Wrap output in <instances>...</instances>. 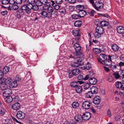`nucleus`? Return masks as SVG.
<instances>
[{"mask_svg": "<svg viewBox=\"0 0 124 124\" xmlns=\"http://www.w3.org/2000/svg\"><path fill=\"white\" fill-rule=\"evenodd\" d=\"M96 31L94 33V36L97 38L101 37L102 35L105 32L104 29L101 26H98L96 28Z\"/></svg>", "mask_w": 124, "mask_h": 124, "instance_id": "obj_1", "label": "nucleus"}, {"mask_svg": "<svg viewBox=\"0 0 124 124\" xmlns=\"http://www.w3.org/2000/svg\"><path fill=\"white\" fill-rule=\"evenodd\" d=\"M84 62L83 60L80 59H78L77 61L70 64L71 66L73 68H76L80 66L84 65Z\"/></svg>", "mask_w": 124, "mask_h": 124, "instance_id": "obj_2", "label": "nucleus"}, {"mask_svg": "<svg viewBox=\"0 0 124 124\" xmlns=\"http://www.w3.org/2000/svg\"><path fill=\"white\" fill-rule=\"evenodd\" d=\"M13 1V0H3L2 1V4L1 6L2 8H5L8 9V10H10V5H9V2Z\"/></svg>", "mask_w": 124, "mask_h": 124, "instance_id": "obj_3", "label": "nucleus"}, {"mask_svg": "<svg viewBox=\"0 0 124 124\" xmlns=\"http://www.w3.org/2000/svg\"><path fill=\"white\" fill-rule=\"evenodd\" d=\"M103 6V3L100 1H96L95 3L93 6L94 8L97 10H98V8H102Z\"/></svg>", "mask_w": 124, "mask_h": 124, "instance_id": "obj_4", "label": "nucleus"}, {"mask_svg": "<svg viewBox=\"0 0 124 124\" xmlns=\"http://www.w3.org/2000/svg\"><path fill=\"white\" fill-rule=\"evenodd\" d=\"M42 10H43L45 11H47L48 13L51 14H52V12L54 11V9L53 8L51 7H48L46 6H45L42 7Z\"/></svg>", "mask_w": 124, "mask_h": 124, "instance_id": "obj_5", "label": "nucleus"}, {"mask_svg": "<svg viewBox=\"0 0 124 124\" xmlns=\"http://www.w3.org/2000/svg\"><path fill=\"white\" fill-rule=\"evenodd\" d=\"M107 58V56L104 54H100L99 56V58L98 59V60L101 63Z\"/></svg>", "mask_w": 124, "mask_h": 124, "instance_id": "obj_6", "label": "nucleus"}, {"mask_svg": "<svg viewBox=\"0 0 124 124\" xmlns=\"http://www.w3.org/2000/svg\"><path fill=\"white\" fill-rule=\"evenodd\" d=\"M91 114L89 112H86L82 115L83 120H89L91 117Z\"/></svg>", "mask_w": 124, "mask_h": 124, "instance_id": "obj_7", "label": "nucleus"}, {"mask_svg": "<svg viewBox=\"0 0 124 124\" xmlns=\"http://www.w3.org/2000/svg\"><path fill=\"white\" fill-rule=\"evenodd\" d=\"M91 103L89 101H85L83 102L82 104V107L85 109H89Z\"/></svg>", "mask_w": 124, "mask_h": 124, "instance_id": "obj_8", "label": "nucleus"}, {"mask_svg": "<svg viewBox=\"0 0 124 124\" xmlns=\"http://www.w3.org/2000/svg\"><path fill=\"white\" fill-rule=\"evenodd\" d=\"M4 96L7 97L10 96L12 93V90L10 89H7L6 91H4L3 93Z\"/></svg>", "mask_w": 124, "mask_h": 124, "instance_id": "obj_9", "label": "nucleus"}, {"mask_svg": "<svg viewBox=\"0 0 124 124\" xmlns=\"http://www.w3.org/2000/svg\"><path fill=\"white\" fill-rule=\"evenodd\" d=\"M25 115V114L22 112L18 111L17 112L16 116L17 117L20 119H22L24 118Z\"/></svg>", "mask_w": 124, "mask_h": 124, "instance_id": "obj_10", "label": "nucleus"}, {"mask_svg": "<svg viewBox=\"0 0 124 124\" xmlns=\"http://www.w3.org/2000/svg\"><path fill=\"white\" fill-rule=\"evenodd\" d=\"M73 46L76 52H79L81 49L80 45L77 43H75L74 45Z\"/></svg>", "mask_w": 124, "mask_h": 124, "instance_id": "obj_11", "label": "nucleus"}, {"mask_svg": "<svg viewBox=\"0 0 124 124\" xmlns=\"http://www.w3.org/2000/svg\"><path fill=\"white\" fill-rule=\"evenodd\" d=\"M101 101L100 97L99 96H97L93 99V102L96 105H98L99 104Z\"/></svg>", "mask_w": 124, "mask_h": 124, "instance_id": "obj_12", "label": "nucleus"}, {"mask_svg": "<svg viewBox=\"0 0 124 124\" xmlns=\"http://www.w3.org/2000/svg\"><path fill=\"white\" fill-rule=\"evenodd\" d=\"M20 105L19 103H16L13 105L12 108L14 110H18L20 108Z\"/></svg>", "mask_w": 124, "mask_h": 124, "instance_id": "obj_13", "label": "nucleus"}, {"mask_svg": "<svg viewBox=\"0 0 124 124\" xmlns=\"http://www.w3.org/2000/svg\"><path fill=\"white\" fill-rule=\"evenodd\" d=\"M117 32L121 34L124 33V27L122 26H119L117 28Z\"/></svg>", "mask_w": 124, "mask_h": 124, "instance_id": "obj_14", "label": "nucleus"}, {"mask_svg": "<svg viewBox=\"0 0 124 124\" xmlns=\"http://www.w3.org/2000/svg\"><path fill=\"white\" fill-rule=\"evenodd\" d=\"M89 84L92 85H95L96 84L97 82V79L94 78H91L89 79Z\"/></svg>", "mask_w": 124, "mask_h": 124, "instance_id": "obj_15", "label": "nucleus"}, {"mask_svg": "<svg viewBox=\"0 0 124 124\" xmlns=\"http://www.w3.org/2000/svg\"><path fill=\"white\" fill-rule=\"evenodd\" d=\"M18 85V84L16 81H14L9 84V86L10 88H13L16 87Z\"/></svg>", "mask_w": 124, "mask_h": 124, "instance_id": "obj_16", "label": "nucleus"}, {"mask_svg": "<svg viewBox=\"0 0 124 124\" xmlns=\"http://www.w3.org/2000/svg\"><path fill=\"white\" fill-rule=\"evenodd\" d=\"M86 14L87 13L86 12L83 10L80 11L78 12L79 17L80 18H82L84 17Z\"/></svg>", "mask_w": 124, "mask_h": 124, "instance_id": "obj_17", "label": "nucleus"}, {"mask_svg": "<svg viewBox=\"0 0 124 124\" xmlns=\"http://www.w3.org/2000/svg\"><path fill=\"white\" fill-rule=\"evenodd\" d=\"M41 14L43 17L45 18L47 17L49 19L52 17L51 15H49L48 16H47L48 14L47 13L44 11H42L41 13Z\"/></svg>", "mask_w": 124, "mask_h": 124, "instance_id": "obj_18", "label": "nucleus"}, {"mask_svg": "<svg viewBox=\"0 0 124 124\" xmlns=\"http://www.w3.org/2000/svg\"><path fill=\"white\" fill-rule=\"evenodd\" d=\"M75 119L76 121L80 122L82 121V117L80 115H77L75 116Z\"/></svg>", "mask_w": 124, "mask_h": 124, "instance_id": "obj_19", "label": "nucleus"}, {"mask_svg": "<svg viewBox=\"0 0 124 124\" xmlns=\"http://www.w3.org/2000/svg\"><path fill=\"white\" fill-rule=\"evenodd\" d=\"M119 49V46L117 45L114 44L112 46V49L114 52H117Z\"/></svg>", "mask_w": 124, "mask_h": 124, "instance_id": "obj_20", "label": "nucleus"}, {"mask_svg": "<svg viewBox=\"0 0 124 124\" xmlns=\"http://www.w3.org/2000/svg\"><path fill=\"white\" fill-rule=\"evenodd\" d=\"M91 89L93 94H96L97 93L99 89L97 87L93 86L91 88Z\"/></svg>", "mask_w": 124, "mask_h": 124, "instance_id": "obj_21", "label": "nucleus"}, {"mask_svg": "<svg viewBox=\"0 0 124 124\" xmlns=\"http://www.w3.org/2000/svg\"><path fill=\"white\" fill-rule=\"evenodd\" d=\"M82 22L79 20L76 21L74 23V26L76 27H79L82 25Z\"/></svg>", "mask_w": 124, "mask_h": 124, "instance_id": "obj_22", "label": "nucleus"}, {"mask_svg": "<svg viewBox=\"0 0 124 124\" xmlns=\"http://www.w3.org/2000/svg\"><path fill=\"white\" fill-rule=\"evenodd\" d=\"M80 72L81 71L80 70L77 69H74L72 71V74L73 75L75 76L78 75Z\"/></svg>", "mask_w": 124, "mask_h": 124, "instance_id": "obj_23", "label": "nucleus"}, {"mask_svg": "<svg viewBox=\"0 0 124 124\" xmlns=\"http://www.w3.org/2000/svg\"><path fill=\"white\" fill-rule=\"evenodd\" d=\"M92 67L91 64L89 63H88L86 64L85 66H84L82 67L83 70H85L86 69L87 70H89Z\"/></svg>", "mask_w": 124, "mask_h": 124, "instance_id": "obj_24", "label": "nucleus"}, {"mask_svg": "<svg viewBox=\"0 0 124 124\" xmlns=\"http://www.w3.org/2000/svg\"><path fill=\"white\" fill-rule=\"evenodd\" d=\"M123 84L120 81H117L116 82L115 86L117 89H121Z\"/></svg>", "mask_w": 124, "mask_h": 124, "instance_id": "obj_25", "label": "nucleus"}, {"mask_svg": "<svg viewBox=\"0 0 124 124\" xmlns=\"http://www.w3.org/2000/svg\"><path fill=\"white\" fill-rule=\"evenodd\" d=\"M72 33L75 36L80 37L81 36L80 34L78 31L73 30L72 31Z\"/></svg>", "mask_w": 124, "mask_h": 124, "instance_id": "obj_26", "label": "nucleus"}, {"mask_svg": "<svg viewBox=\"0 0 124 124\" xmlns=\"http://www.w3.org/2000/svg\"><path fill=\"white\" fill-rule=\"evenodd\" d=\"M82 88L80 86H77L76 87V91L78 93H80L82 91Z\"/></svg>", "mask_w": 124, "mask_h": 124, "instance_id": "obj_27", "label": "nucleus"}, {"mask_svg": "<svg viewBox=\"0 0 124 124\" xmlns=\"http://www.w3.org/2000/svg\"><path fill=\"white\" fill-rule=\"evenodd\" d=\"M6 97L5 100L7 103H9L13 101V99L12 97L9 96Z\"/></svg>", "mask_w": 124, "mask_h": 124, "instance_id": "obj_28", "label": "nucleus"}, {"mask_svg": "<svg viewBox=\"0 0 124 124\" xmlns=\"http://www.w3.org/2000/svg\"><path fill=\"white\" fill-rule=\"evenodd\" d=\"M0 86L1 89L2 90H6L8 88V86L6 83L0 84Z\"/></svg>", "mask_w": 124, "mask_h": 124, "instance_id": "obj_29", "label": "nucleus"}, {"mask_svg": "<svg viewBox=\"0 0 124 124\" xmlns=\"http://www.w3.org/2000/svg\"><path fill=\"white\" fill-rule=\"evenodd\" d=\"M109 61L107 59L105 60V61H104L103 62H101V63L102 64H103L107 66H109L110 65L112 62H109Z\"/></svg>", "mask_w": 124, "mask_h": 124, "instance_id": "obj_30", "label": "nucleus"}, {"mask_svg": "<svg viewBox=\"0 0 124 124\" xmlns=\"http://www.w3.org/2000/svg\"><path fill=\"white\" fill-rule=\"evenodd\" d=\"M76 8L77 10L81 11L83 10L84 7L83 5H79L76 6Z\"/></svg>", "mask_w": 124, "mask_h": 124, "instance_id": "obj_31", "label": "nucleus"}, {"mask_svg": "<svg viewBox=\"0 0 124 124\" xmlns=\"http://www.w3.org/2000/svg\"><path fill=\"white\" fill-rule=\"evenodd\" d=\"M75 55L77 56V57H79L83 56V53L81 52H76L74 53Z\"/></svg>", "mask_w": 124, "mask_h": 124, "instance_id": "obj_32", "label": "nucleus"}, {"mask_svg": "<svg viewBox=\"0 0 124 124\" xmlns=\"http://www.w3.org/2000/svg\"><path fill=\"white\" fill-rule=\"evenodd\" d=\"M28 8L27 6L25 4L22 5L21 8V11L20 12V13H22L24 11H25L26 9Z\"/></svg>", "mask_w": 124, "mask_h": 124, "instance_id": "obj_33", "label": "nucleus"}, {"mask_svg": "<svg viewBox=\"0 0 124 124\" xmlns=\"http://www.w3.org/2000/svg\"><path fill=\"white\" fill-rule=\"evenodd\" d=\"M79 106V103L77 101H74L72 104V106L74 108H76L78 107Z\"/></svg>", "mask_w": 124, "mask_h": 124, "instance_id": "obj_34", "label": "nucleus"}, {"mask_svg": "<svg viewBox=\"0 0 124 124\" xmlns=\"http://www.w3.org/2000/svg\"><path fill=\"white\" fill-rule=\"evenodd\" d=\"M114 77L116 79H119L120 77V76L118 71H116L113 73Z\"/></svg>", "mask_w": 124, "mask_h": 124, "instance_id": "obj_35", "label": "nucleus"}, {"mask_svg": "<svg viewBox=\"0 0 124 124\" xmlns=\"http://www.w3.org/2000/svg\"><path fill=\"white\" fill-rule=\"evenodd\" d=\"M10 10L12 9L14 10H17L18 8V6L16 4L12 5L11 6L10 5Z\"/></svg>", "mask_w": 124, "mask_h": 124, "instance_id": "obj_36", "label": "nucleus"}, {"mask_svg": "<svg viewBox=\"0 0 124 124\" xmlns=\"http://www.w3.org/2000/svg\"><path fill=\"white\" fill-rule=\"evenodd\" d=\"M101 25L102 26H107L108 24V22L105 21H103L101 22Z\"/></svg>", "mask_w": 124, "mask_h": 124, "instance_id": "obj_37", "label": "nucleus"}, {"mask_svg": "<svg viewBox=\"0 0 124 124\" xmlns=\"http://www.w3.org/2000/svg\"><path fill=\"white\" fill-rule=\"evenodd\" d=\"M93 94L92 92L91 91H89L86 94V97L87 98H91L92 96L93 95Z\"/></svg>", "mask_w": 124, "mask_h": 124, "instance_id": "obj_38", "label": "nucleus"}, {"mask_svg": "<svg viewBox=\"0 0 124 124\" xmlns=\"http://www.w3.org/2000/svg\"><path fill=\"white\" fill-rule=\"evenodd\" d=\"M90 86L88 83H85L84 84V89L85 90H86L90 88Z\"/></svg>", "mask_w": 124, "mask_h": 124, "instance_id": "obj_39", "label": "nucleus"}, {"mask_svg": "<svg viewBox=\"0 0 124 124\" xmlns=\"http://www.w3.org/2000/svg\"><path fill=\"white\" fill-rule=\"evenodd\" d=\"M70 85L71 87H77L78 85V83L75 81L72 82L70 84Z\"/></svg>", "mask_w": 124, "mask_h": 124, "instance_id": "obj_40", "label": "nucleus"}, {"mask_svg": "<svg viewBox=\"0 0 124 124\" xmlns=\"http://www.w3.org/2000/svg\"><path fill=\"white\" fill-rule=\"evenodd\" d=\"M5 123V124H13V123L12 120L9 119H6Z\"/></svg>", "mask_w": 124, "mask_h": 124, "instance_id": "obj_41", "label": "nucleus"}, {"mask_svg": "<svg viewBox=\"0 0 124 124\" xmlns=\"http://www.w3.org/2000/svg\"><path fill=\"white\" fill-rule=\"evenodd\" d=\"M10 68L8 66H5L3 69V72L5 73H8L9 71Z\"/></svg>", "mask_w": 124, "mask_h": 124, "instance_id": "obj_42", "label": "nucleus"}, {"mask_svg": "<svg viewBox=\"0 0 124 124\" xmlns=\"http://www.w3.org/2000/svg\"><path fill=\"white\" fill-rule=\"evenodd\" d=\"M87 13L89 14V15L92 16H94V14L95 13V11L93 10L90 11H89Z\"/></svg>", "mask_w": 124, "mask_h": 124, "instance_id": "obj_43", "label": "nucleus"}, {"mask_svg": "<svg viewBox=\"0 0 124 124\" xmlns=\"http://www.w3.org/2000/svg\"><path fill=\"white\" fill-rule=\"evenodd\" d=\"M71 16L72 18L74 19H78L79 17V15H78L76 14H73Z\"/></svg>", "mask_w": 124, "mask_h": 124, "instance_id": "obj_44", "label": "nucleus"}, {"mask_svg": "<svg viewBox=\"0 0 124 124\" xmlns=\"http://www.w3.org/2000/svg\"><path fill=\"white\" fill-rule=\"evenodd\" d=\"M41 3L42 4H43L46 5L47 3V0H39L38 1V2Z\"/></svg>", "mask_w": 124, "mask_h": 124, "instance_id": "obj_45", "label": "nucleus"}, {"mask_svg": "<svg viewBox=\"0 0 124 124\" xmlns=\"http://www.w3.org/2000/svg\"><path fill=\"white\" fill-rule=\"evenodd\" d=\"M12 79L11 78H8L6 79L5 83L7 84H9L11 82Z\"/></svg>", "mask_w": 124, "mask_h": 124, "instance_id": "obj_46", "label": "nucleus"}, {"mask_svg": "<svg viewBox=\"0 0 124 124\" xmlns=\"http://www.w3.org/2000/svg\"><path fill=\"white\" fill-rule=\"evenodd\" d=\"M93 51L96 54H99L101 51L100 49L97 48H95L93 50Z\"/></svg>", "mask_w": 124, "mask_h": 124, "instance_id": "obj_47", "label": "nucleus"}, {"mask_svg": "<svg viewBox=\"0 0 124 124\" xmlns=\"http://www.w3.org/2000/svg\"><path fill=\"white\" fill-rule=\"evenodd\" d=\"M39 9L38 7L36 4L33 5V8L32 9H33V10L37 11Z\"/></svg>", "mask_w": 124, "mask_h": 124, "instance_id": "obj_48", "label": "nucleus"}, {"mask_svg": "<svg viewBox=\"0 0 124 124\" xmlns=\"http://www.w3.org/2000/svg\"><path fill=\"white\" fill-rule=\"evenodd\" d=\"M107 116L109 117H110L112 116V114L110 110L109 109H108L107 111Z\"/></svg>", "mask_w": 124, "mask_h": 124, "instance_id": "obj_49", "label": "nucleus"}, {"mask_svg": "<svg viewBox=\"0 0 124 124\" xmlns=\"http://www.w3.org/2000/svg\"><path fill=\"white\" fill-rule=\"evenodd\" d=\"M6 78H2L0 79V84H3V83H5Z\"/></svg>", "mask_w": 124, "mask_h": 124, "instance_id": "obj_50", "label": "nucleus"}, {"mask_svg": "<svg viewBox=\"0 0 124 124\" xmlns=\"http://www.w3.org/2000/svg\"><path fill=\"white\" fill-rule=\"evenodd\" d=\"M6 110L5 109L2 108L0 111V114L1 115H4L6 112Z\"/></svg>", "mask_w": 124, "mask_h": 124, "instance_id": "obj_51", "label": "nucleus"}, {"mask_svg": "<svg viewBox=\"0 0 124 124\" xmlns=\"http://www.w3.org/2000/svg\"><path fill=\"white\" fill-rule=\"evenodd\" d=\"M33 4L29 3L26 4L28 8L30 9H32L33 8Z\"/></svg>", "mask_w": 124, "mask_h": 124, "instance_id": "obj_52", "label": "nucleus"}, {"mask_svg": "<svg viewBox=\"0 0 124 124\" xmlns=\"http://www.w3.org/2000/svg\"><path fill=\"white\" fill-rule=\"evenodd\" d=\"M77 77L78 80L83 79V78H84L83 76L80 74L78 75Z\"/></svg>", "mask_w": 124, "mask_h": 124, "instance_id": "obj_53", "label": "nucleus"}, {"mask_svg": "<svg viewBox=\"0 0 124 124\" xmlns=\"http://www.w3.org/2000/svg\"><path fill=\"white\" fill-rule=\"evenodd\" d=\"M118 66L121 68L122 67L124 66V62H120L118 64Z\"/></svg>", "mask_w": 124, "mask_h": 124, "instance_id": "obj_54", "label": "nucleus"}, {"mask_svg": "<svg viewBox=\"0 0 124 124\" xmlns=\"http://www.w3.org/2000/svg\"><path fill=\"white\" fill-rule=\"evenodd\" d=\"M26 13H27L28 15L31 12V9H29L28 8H27L25 11Z\"/></svg>", "mask_w": 124, "mask_h": 124, "instance_id": "obj_55", "label": "nucleus"}, {"mask_svg": "<svg viewBox=\"0 0 124 124\" xmlns=\"http://www.w3.org/2000/svg\"><path fill=\"white\" fill-rule=\"evenodd\" d=\"M112 60L117 59L118 57V56L116 54L111 55Z\"/></svg>", "mask_w": 124, "mask_h": 124, "instance_id": "obj_56", "label": "nucleus"}, {"mask_svg": "<svg viewBox=\"0 0 124 124\" xmlns=\"http://www.w3.org/2000/svg\"><path fill=\"white\" fill-rule=\"evenodd\" d=\"M118 94L121 97H122L124 96V92L121 91H119L118 92Z\"/></svg>", "mask_w": 124, "mask_h": 124, "instance_id": "obj_57", "label": "nucleus"}, {"mask_svg": "<svg viewBox=\"0 0 124 124\" xmlns=\"http://www.w3.org/2000/svg\"><path fill=\"white\" fill-rule=\"evenodd\" d=\"M118 66V65L117 64H115V65H112L111 66V67L113 69H116L117 67Z\"/></svg>", "mask_w": 124, "mask_h": 124, "instance_id": "obj_58", "label": "nucleus"}, {"mask_svg": "<svg viewBox=\"0 0 124 124\" xmlns=\"http://www.w3.org/2000/svg\"><path fill=\"white\" fill-rule=\"evenodd\" d=\"M90 76L89 75H86L85 76V77L83 79H84V80H87L89 78H90Z\"/></svg>", "mask_w": 124, "mask_h": 124, "instance_id": "obj_59", "label": "nucleus"}, {"mask_svg": "<svg viewBox=\"0 0 124 124\" xmlns=\"http://www.w3.org/2000/svg\"><path fill=\"white\" fill-rule=\"evenodd\" d=\"M28 1L29 3L32 4H34L35 2V0H28Z\"/></svg>", "mask_w": 124, "mask_h": 124, "instance_id": "obj_60", "label": "nucleus"}, {"mask_svg": "<svg viewBox=\"0 0 124 124\" xmlns=\"http://www.w3.org/2000/svg\"><path fill=\"white\" fill-rule=\"evenodd\" d=\"M54 8L56 10H58L60 8V6L58 5H56L53 6Z\"/></svg>", "mask_w": 124, "mask_h": 124, "instance_id": "obj_61", "label": "nucleus"}, {"mask_svg": "<svg viewBox=\"0 0 124 124\" xmlns=\"http://www.w3.org/2000/svg\"><path fill=\"white\" fill-rule=\"evenodd\" d=\"M21 78L19 76H16V80L15 81H16L17 82V81H20L21 80Z\"/></svg>", "mask_w": 124, "mask_h": 124, "instance_id": "obj_62", "label": "nucleus"}, {"mask_svg": "<svg viewBox=\"0 0 124 124\" xmlns=\"http://www.w3.org/2000/svg\"><path fill=\"white\" fill-rule=\"evenodd\" d=\"M68 2L71 3H75L76 0H67Z\"/></svg>", "mask_w": 124, "mask_h": 124, "instance_id": "obj_63", "label": "nucleus"}, {"mask_svg": "<svg viewBox=\"0 0 124 124\" xmlns=\"http://www.w3.org/2000/svg\"><path fill=\"white\" fill-rule=\"evenodd\" d=\"M62 2V0H56L55 3L56 4H60Z\"/></svg>", "mask_w": 124, "mask_h": 124, "instance_id": "obj_64", "label": "nucleus"}]
</instances>
